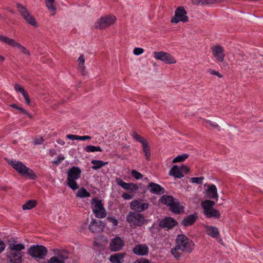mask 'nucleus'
Wrapping results in <instances>:
<instances>
[{"label":"nucleus","instance_id":"7ed1b4c3","mask_svg":"<svg viewBox=\"0 0 263 263\" xmlns=\"http://www.w3.org/2000/svg\"><path fill=\"white\" fill-rule=\"evenodd\" d=\"M126 221L134 227H141L148 222V220L143 215L137 212H129L127 215Z\"/></svg>","mask_w":263,"mask_h":263},{"label":"nucleus","instance_id":"bb28decb","mask_svg":"<svg viewBox=\"0 0 263 263\" xmlns=\"http://www.w3.org/2000/svg\"><path fill=\"white\" fill-rule=\"evenodd\" d=\"M204 214L208 218H218L220 216V212L215 209H212L209 211L205 212Z\"/></svg>","mask_w":263,"mask_h":263},{"label":"nucleus","instance_id":"79ce46f5","mask_svg":"<svg viewBox=\"0 0 263 263\" xmlns=\"http://www.w3.org/2000/svg\"><path fill=\"white\" fill-rule=\"evenodd\" d=\"M204 179L203 177H193L191 178V182L193 183L201 184Z\"/></svg>","mask_w":263,"mask_h":263},{"label":"nucleus","instance_id":"bf43d9fd","mask_svg":"<svg viewBox=\"0 0 263 263\" xmlns=\"http://www.w3.org/2000/svg\"><path fill=\"white\" fill-rule=\"evenodd\" d=\"M66 137L69 139L72 140H79V136L73 135H67Z\"/></svg>","mask_w":263,"mask_h":263},{"label":"nucleus","instance_id":"09e8293b","mask_svg":"<svg viewBox=\"0 0 263 263\" xmlns=\"http://www.w3.org/2000/svg\"><path fill=\"white\" fill-rule=\"evenodd\" d=\"M64 159L65 157L63 155L58 156V157L56 158L53 161H52V163L56 165H59L63 160H64Z\"/></svg>","mask_w":263,"mask_h":263},{"label":"nucleus","instance_id":"a878e982","mask_svg":"<svg viewBox=\"0 0 263 263\" xmlns=\"http://www.w3.org/2000/svg\"><path fill=\"white\" fill-rule=\"evenodd\" d=\"M8 249L10 251L21 252L25 249V246L22 243H11L9 244Z\"/></svg>","mask_w":263,"mask_h":263},{"label":"nucleus","instance_id":"4d7b16f0","mask_svg":"<svg viewBox=\"0 0 263 263\" xmlns=\"http://www.w3.org/2000/svg\"><path fill=\"white\" fill-rule=\"evenodd\" d=\"M133 263H150V262L147 259L141 258L137 260L136 261H134Z\"/></svg>","mask_w":263,"mask_h":263},{"label":"nucleus","instance_id":"20e7f679","mask_svg":"<svg viewBox=\"0 0 263 263\" xmlns=\"http://www.w3.org/2000/svg\"><path fill=\"white\" fill-rule=\"evenodd\" d=\"M81 171L79 167H72L68 171L67 185L73 190L79 189L76 180L80 177Z\"/></svg>","mask_w":263,"mask_h":263},{"label":"nucleus","instance_id":"7c9ffc66","mask_svg":"<svg viewBox=\"0 0 263 263\" xmlns=\"http://www.w3.org/2000/svg\"><path fill=\"white\" fill-rule=\"evenodd\" d=\"M171 254L176 259H179L182 254L183 252H181V250L177 247V245L176 244L175 247L173 248L171 250Z\"/></svg>","mask_w":263,"mask_h":263},{"label":"nucleus","instance_id":"603ef678","mask_svg":"<svg viewBox=\"0 0 263 263\" xmlns=\"http://www.w3.org/2000/svg\"><path fill=\"white\" fill-rule=\"evenodd\" d=\"M129 185H131V186L130 185L128 186L129 189L128 190V191L135 192L138 189V186L136 184H134L133 183H129Z\"/></svg>","mask_w":263,"mask_h":263},{"label":"nucleus","instance_id":"a19ab883","mask_svg":"<svg viewBox=\"0 0 263 263\" xmlns=\"http://www.w3.org/2000/svg\"><path fill=\"white\" fill-rule=\"evenodd\" d=\"M48 263H65V262L58 257L53 256L49 259Z\"/></svg>","mask_w":263,"mask_h":263},{"label":"nucleus","instance_id":"9d476101","mask_svg":"<svg viewBox=\"0 0 263 263\" xmlns=\"http://www.w3.org/2000/svg\"><path fill=\"white\" fill-rule=\"evenodd\" d=\"M18 11L21 13L23 18L29 24L33 26H36V22L35 18L29 13L27 9L22 5H17Z\"/></svg>","mask_w":263,"mask_h":263},{"label":"nucleus","instance_id":"a211bd4d","mask_svg":"<svg viewBox=\"0 0 263 263\" xmlns=\"http://www.w3.org/2000/svg\"><path fill=\"white\" fill-rule=\"evenodd\" d=\"M8 257L11 263H20L22 261V252H13L9 251L8 253Z\"/></svg>","mask_w":263,"mask_h":263},{"label":"nucleus","instance_id":"a18cd8bd","mask_svg":"<svg viewBox=\"0 0 263 263\" xmlns=\"http://www.w3.org/2000/svg\"><path fill=\"white\" fill-rule=\"evenodd\" d=\"M131 174L133 177H134L136 179H139L142 178L143 175L139 172H138L136 170H133L131 172Z\"/></svg>","mask_w":263,"mask_h":263},{"label":"nucleus","instance_id":"39448f33","mask_svg":"<svg viewBox=\"0 0 263 263\" xmlns=\"http://www.w3.org/2000/svg\"><path fill=\"white\" fill-rule=\"evenodd\" d=\"M28 253L36 260H38L45 258L47 254V250L42 245H33L28 249Z\"/></svg>","mask_w":263,"mask_h":263},{"label":"nucleus","instance_id":"6e6d98bb","mask_svg":"<svg viewBox=\"0 0 263 263\" xmlns=\"http://www.w3.org/2000/svg\"><path fill=\"white\" fill-rule=\"evenodd\" d=\"M180 168L182 174H183V173L187 174L190 171L189 167L187 166L184 165H181L180 167Z\"/></svg>","mask_w":263,"mask_h":263},{"label":"nucleus","instance_id":"aec40b11","mask_svg":"<svg viewBox=\"0 0 263 263\" xmlns=\"http://www.w3.org/2000/svg\"><path fill=\"white\" fill-rule=\"evenodd\" d=\"M103 227V222L101 221H97L95 219H92L89 226V230L93 233H96Z\"/></svg>","mask_w":263,"mask_h":263},{"label":"nucleus","instance_id":"ea45409f","mask_svg":"<svg viewBox=\"0 0 263 263\" xmlns=\"http://www.w3.org/2000/svg\"><path fill=\"white\" fill-rule=\"evenodd\" d=\"M10 106H11V107H12L13 108H15L16 109L19 110L23 114H25V115H27L30 117H31V116H30L29 114L27 112V111L26 110H25V109H24V108L18 106L17 104H11L10 105Z\"/></svg>","mask_w":263,"mask_h":263},{"label":"nucleus","instance_id":"4468645a","mask_svg":"<svg viewBox=\"0 0 263 263\" xmlns=\"http://www.w3.org/2000/svg\"><path fill=\"white\" fill-rule=\"evenodd\" d=\"M130 207L131 209L135 210L137 212H141L149 207V204L147 203H141L140 202L137 200L132 201L130 203Z\"/></svg>","mask_w":263,"mask_h":263},{"label":"nucleus","instance_id":"2eb2a0df","mask_svg":"<svg viewBox=\"0 0 263 263\" xmlns=\"http://www.w3.org/2000/svg\"><path fill=\"white\" fill-rule=\"evenodd\" d=\"M212 52L217 61H223L224 58V54L223 53V49L221 46L218 45L213 47Z\"/></svg>","mask_w":263,"mask_h":263},{"label":"nucleus","instance_id":"4c0bfd02","mask_svg":"<svg viewBox=\"0 0 263 263\" xmlns=\"http://www.w3.org/2000/svg\"><path fill=\"white\" fill-rule=\"evenodd\" d=\"M47 7L49 9L50 11L55 12L56 8L53 5V2L54 0H45Z\"/></svg>","mask_w":263,"mask_h":263},{"label":"nucleus","instance_id":"8fccbe9b","mask_svg":"<svg viewBox=\"0 0 263 263\" xmlns=\"http://www.w3.org/2000/svg\"><path fill=\"white\" fill-rule=\"evenodd\" d=\"M143 151L145 154L146 160L148 161L150 160V157H151L150 148L148 147L147 148H144L143 149Z\"/></svg>","mask_w":263,"mask_h":263},{"label":"nucleus","instance_id":"e2e57ef3","mask_svg":"<svg viewBox=\"0 0 263 263\" xmlns=\"http://www.w3.org/2000/svg\"><path fill=\"white\" fill-rule=\"evenodd\" d=\"M90 139L91 137L88 136H79V140H89Z\"/></svg>","mask_w":263,"mask_h":263},{"label":"nucleus","instance_id":"412c9836","mask_svg":"<svg viewBox=\"0 0 263 263\" xmlns=\"http://www.w3.org/2000/svg\"><path fill=\"white\" fill-rule=\"evenodd\" d=\"M197 218L196 214L189 215L182 221V224L185 227L190 226L195 223Z\"/></svg>","mask_w":263,"mask_h":263},{"label":"nucleus","instance_id":"f8f14e48","mask_svg":"<svg viewBox=\"0 0 263 263\" xmlns=\"http://www.w3.org/2000/svg\"><path fill=\"white\" fill-rule=\"evenodd\" d=\"M124 246V241L119 237H116L111 239L109 243V248L111 251L121 250Z\"/></svg>","mask_w":263,"mask_h":263},{"label":"nucleus","instance_id":"58836bf2","mask_svg":"<svg viewBox=\"0 0 263 263\" xmlns=\"http://www.w3.org/2000/svg\"><path fill=\"white\" fill-rule=\"evenodd\" d=\"M55 256L59 257L60 259H62V261H64L65 259L68 257V253L66 251L61 250L60 251L57 255Z\"/></svg>","mask_w":263,"mask_h":263},{"label":"nucleus","instance_id":"f257e3e1","mask_svg":"<svg viewBox=\"0 0 263 263\" xmlns=\"http://www.w3.org/2000/svg\"><path fill=\"white\" fill-rule=\"evenodd\" d=\"M8 163L22 176L27 177L31 179H35L36 177L34 172L27 167L22 161L13 159L8 160Z\"/></svg>","mask_w":263,"mask_h":263},{"label":"nucleus","instance_id":"5701e85b","mask_svg":"<svg viewBox=\"0 0 263 263\" xmlns=\"http://www.w3.org/2000/svg\"><path fill=\"white\" fill-rule=\"evenodd\" d=\"M169 175L177 178H181L184 176V175L181 173L180 167L177 165H174L172 167L169 172Z\"/></svg>","mask_w":263,"mask_h":263},{"label":"nucleus","instance_id":"f3484780","mask_svg":"<svg viewBox=\"0 0 263 263\" xmlns=\"http://www.w3.org/2000/svg\"><path fill=\"white\" fill-rule=\"evenodd\" d=\"M147 188L151 193L155 194L161 195L164 192L163 188L160 185L153 182L150 183L148 185Z\"/></svg>","mask_w":263,"mask_h":263},{"label":"nucleus","instance_id":"c03bdc74","mask_svg":"<svg viewBox=\"0 0 263 263\" xmlns=\"http://www.w3.org/2000/svg\"><path fill=\"white\" fill-rule=\"evenodd\" d=\"M205 125L207 127H213V129H217L218 130H220V127L218 126V124H217L216 123H213L211 122V121H207L205 123Z\"/></svg>","mask_w":263,"mask_h":263},{"label":"nucleus","instance_id":"0eeeda50","mask_svg":"<svg viewBox=\"0 0 263 263\" xmlns=\"http://www.w3.org/2000/svg\"><path fill=\"white\" fill-rule=\"evenodd\" d=\"M91 204L92 211L97 218H103L106 217L107 212L101 200L93 199L91 201Z\"/></svg>","mask_w":263,"mask_h":263},{"label":"nucleus","instance_id":"37998d69","mask_svg":"<svg viewBox=\"0 0 263 263\" xmlns=\"http://www.w3.org/2000/svg\"><path fill=\"white\" fill-rule=\"evenodd\" d=\"M79 67L81 70H83L84 68V64L85 63V58L83 55H81L79 58Z\"/></svg>","mask_w":263,"mask_h":263},{"label":"nucleus","instance_id":"2f4dec72","mask_svg":"<svg viewBox=\"0 0 263 263\" xmlns=\"http://www.w3.org/2000/svg\"><path fill=\"white\" fill-rule=\"evenodd\" d=\"M175 200L172 196L163 195L161 197L162 202L169 205L170 207L172 206Z\"/></svg>","mask_w":263,"mask_h":263},{"label":"nucleus","instance_id":"6ab92c4d","mask_svg":"<svg viewBox=\"0 0 263 263\" xmlns=\"http://www.w3.org/2000/svg\"><path fill=\"white\" fill-rule=\"evenodd\" d=\"M126 256V253L120 252L111 255L109 257V261L112 263H122Z\"/></svg>","mask_w":263,"mask_h":263},{"label":"nucleus","instance_id":"4be33fe9","mask_svg":"<svg viewBox=\"0 0 263 263\" xmlns=\"http://www.w3.org/2000/svg\"><path fill=\"white\" fill-rule=\"evenodd\" d=\"M208 197L210 198L218 200V196L217 192V188L214 184L211 185L206 190Z\"/></svg>","mask_w":263,"mask_h":263},{"label":"nucleus","instance_id":"6e6552de","mask_svg":"<svg viewBox=\"0 0 263 263\" xmlns=\"http://www.w3.org/2000/svg\"><path fill=\"white\" fill-rule=\"evenodd\" d=\"M187 12L182 6L178 7L175 10V15L172 18L171 22L177 24L181 21L184 23L189 21V17L187 16Z\"/></svg>","mask_w":263,"mask_h":263},{"label":"nucleus","instance_id":"e433bc0d","mask_svg":"<svg viewBox=\"0 0 263 263\" xmlns=\"http://www.w3.org/2000/svg\"><path fill=\"white\" fill-rule=\"evenodd\" d=\"M84 149L87 152H102L100 147L93 145H88L85 147Z\"/></svg>","mask_w":263,"mask_h":263},{"label":"nucleus","instance_id":"f704fd0d","mask_svg":"<svg viewBox=\"0 0 263 263\" xmlns=\"http://www.w3.org/2000/svg\"><path fill=\"white\" fill-rule=\"evenodd\" d=\"M36 205V201L34 200H29L25 204L23 205L22 208L24 210H30Z\"/></svg>","mask_w":263,"mask_h":263},{"label":"nucleus","instance_id":"9b49d317","mask_svg":"<svg viewBox=\"0 0 263 263\" xmlns=\"http://www.w3.org/2000/svg\"><path fill=\"white\" fill-rule=\"evenodd\" d=\"M0 41L4 42L8 45L13 47L18 48L23 53L26 55H29V51L24 46L21 45L20 44L17 43L14 40L9 38L6 36L0 35Z\"/></svg>","mask_w":263,"mask_h":263},{"label":"nucleus","instance_id":"ddd939ff","mask_svg":"<svg viewBox=\"0 0 263 263\" xmlns=\"http://www.w3.org/2000/svg\"><path fill=\"white\" fill-rule=\"evenodd\" d=\"M133 252L138 256H146L148 254L149 248L146 244H137L133 248Z\"/></svg>","mask_w":263,"mask_h":263},{"label":"nucleus","instance_id":"de8ad7c7","mask_svg":"<svg viewBox=\"0 0 263 263\" xmlns=\"http://www.w3.org/2000/svg\"><path fill=\"white\" fill-rule=\"evenodd\" d=\"M107 220L112 224L113 227L117 226L118 221L117 219L112 217H108L107 218Z\"/></svg>","mask_w":263,"mask_h":263},{"label":"nucleus","instance_id":"3c124183","mask_svg":"<svg viewBox=\"0 0 263 263\" xmlns=\"http://www.w3.org/2000/svg\"><path fill=\"white\" fill-rule=\"evenodd\" d=\"M144 51L143 48L137 47L134 49L133 53L134 54L138 55L143 53Z\"/></svg>","mask_w":263,"mask_h":263},{"label":"nucleus","instance_id":"864d4df0","mask_svg":"<svg viewBox=\"0 0 263 263\" xmlns=\"http://www.w3.org/2000/svg\"><path fill=\"white\" fill-rule=\"evenodd\" d=\"M44 141V139L42 137L39 138H36L34 139L33 144L34 145H39L42 143Z\"/></svg>","mask_w":263,"mask_h":263},{"label":"nucleus","instance_id":"c756f323","mask_svg":"<svg viewBox=\"0 0 263 263\" xmlns=\"http://www.w3.org/2000/svg\"><path fill=\"white\" fill-rule=\"evenodd\" d=\"M172 211L175 213H180L183 212V208L176 200H175L171 206Z\"/></svg>","mask_w":263,"mask_h":263},{"label":"nucleus","instance_id":"f03ea898","mask_svg":"<svg viewBox=\"0 0 263 263\" xmlns=\"http://www.w3.org/2000/svg\"><path fill=\"white\" fill-rule=\"evenodd\" d=\"M176 244L181 252L191 253L194 248L193 241L183 234L178 235L176 239Z\"/></svg>","mask_w":263,"mask_h":263},{"label":"nucleus","instance_id":"49530a36","mask_svg":"<svg viewBox=\"0 0 263 263\" xmlns=\"http://www.w3.org/2000/svg\"><path fill=\"white\" fill-rule=\"evenodd\" d=\"M22 94L25 100L26 103L28 105H30L31 101L28 92L25 90Z\"/></svg>","mask_w":263,"mask_h":263},{"label":"nucleus","instance_id":"680f3d73","mask_svg":"<svg viewBox=\"0 0 263 263\" xmlns=\"http://www.w3.org/2000/svg\"><path fill=\"white\" fill-rule=\"evenodd\" d=\"M122 197L124 199L126 200H129L132 198V196L127 194V193H124L122 194Z\"/></svg>","mask_w":263,"mask_h":263},{"label":"nucleus","instance_id":"dca6fc26","mask_svg":"<svg viewBox=\"0 0 263 263\" xmlns=\"http://www.w3.org/2000/svg\"><path fill=\"white\" fill-rule=\"evenodd\" d=\"M177 224V222L172 218L167 217L159 222V226L161 228H166L168 229H172Z\"/></svg>","mask_w":263,"mask_h":263},{"label":"nucleus","instance_id":"0e129e2a","mask_svg":"<svg viewBox=\"0 0 263 263\" xmlns=\"http://www.w3.org/2000/svg\"><path fill=\"white\" fill-rule=\"evenodd\" d=\"M5 60V58L3 56H0V61L3 62Z\"/></svg>","mask_w":263,"mask_h":263},{"label":"nucleus","instance_id":"cd10ccee","mask_svg":"<svg viewBox=\"0 0 263 263\" xmlns=\"http://www.w3.org/2000/svg\"><path fill=\"white\" fill-rule=\"evenodd\" d=\"M133 138L136 139L137 141L140 142L142 144V149L147 148L149 147L147 142L144 139V138L136 133L133 134Z\"/></svg>","mask_w":263,"mask_h":263},{"label":"nucleus","instance_id":"473e14b6","mask_svg":"<svg viewBox=\"0 0 263 263\" xmlns=\"http://www.w3.org/2000/svg\"><path fill=\"white\" fill-rule=\"evenodd\" d=\"M90 194L84 187H81L78 190L77 193V196L80 198L88 197Z\"/></svg>","mask_w":263,"mask_h":263},{"label":"nucleus","instance_id":"c9c22d12","mask_svg":"<svg viewBox=\"0 0 263 263\" xmlns=\"http://www.w3.org/2000/svg\"><path fill=\"white\" fill-rule=\"evenodd\" d=\"M189 154H183L176 157L173 160V163L181 162L184 161L186 159L189 157Z\"/></svg>","mask_w":263,"mask_h":263},{"label":"nucleus","instance_id":"1a4fd4ad","mask_svg":"<svg viewBox=\"0 0 263 263\" xmlns=\"http://www.w3.org/2000/svg\"><path fill=\"white\" fill-rule=\"evenodd\" d=\"M154 57L158 60L161 61L165 64H170L176 63V60L170 53L164 51H155Z\"/></svg>","mask_w":263,"mask_h":263},{"label":"nucleus","instance_id":"b1692460","mask_svg":"<svg viewBox=\"0 0 263 263\" xmlns=\"http://www.w3.org/2000/svg\"><path fill=\"white\" fill-rule=\"evenodd\" d=\"M205 231L208 235L214 238L217 237L219 234L218 229L215 227L206 226Z\"/></svg>","mask_w":263,"mask_h":263},{"label":"nucleus","instance_id":"052dcab7","mask_svg":"<svg viewBox=\"0 0 263 263\" xmlns=\"http://www.w3.org/2000/svg\"><path fill=\"white\" fill-rule=\"evenodd\" d=\"M5 248L4 242L0 239V253H2Z\"/></svg>","mask_w":263,"mask_h":263},{"label":"nucleus","instance_id":"423d86ee","mask_svg":"<svg viewBox=\"0 0 263 263\" xmlns=\"http://www.w3.org/2000/svg\"><path fill=\"white\" fill-rule=\"evenodd\" d=\"M116 21L115 16L106 15L100 18L95 24L96 29H102L112 25Z\"/></svg>","mask_w":263,"mask_h":263},{"label":"nucleus","instance_id":"5fc2aeb1","mask_svg":"<svg viewBox=\"0 0 263 263\" xmlns=\"http://www.w3.org/2000/svg\"><path fill=\"white\" fill-rule=\"evenodd\" d=\"M14 89L16 91H18L21 93H22L25 90L21 85L18 84H15L14 85Z\"/></svg>","mask_w":263,"mask_h":263},{"label":"nucleus","instance_id":"13d9d810","mask_svg":"<svg viewBox=\"0 0 263 263\" xmlns=\"http://www.w3.org/2000/svg\"><path fill=\"white\" fill-rule=\"evenodd\" d=\"M209 72L212 74V75H216L219 78H222V76L219 73L218 71H216L215 70L210 69L209 70Z\"/></svg>","mask_w":263,"mask_h":263},{"label":"nucleus","instance_id":"c85d7f7f","mask_svg":"<svg viewBox=\"0 0 263 263\" xmlns=\"http://www.w3.org/2000/svg\"><path fill=\"white\" fill-rule=\"evenodd\" d=\"M91 163L93 164L92 168L94 170H98L108 164V162L97 160H92Z\"/></svg>","mask_w":263,"mask_h":263},{"label":"nucleus","instance_id":"72a5a7b5","mask_svg":"<svg viewBox=\"0 0 263 263\" xmlns=\"http://www.w3.org/2000/svg\"><path fill=\"white\" fill-rule=\"evenodd\" d=\"M116 182L118 185L120 186L123 189L126 190L129 189L128 186L130 185H129V183H126L123 181L120 178H117L116 179Z\"/></svg>","mask_w":263,"mask_h":263},{"label":"nucleus","instance_id":"393cba45","mask_svg":"<svg viewBox=\"0 0 263 263\" xmlns=\"http://www.w3.org/2000/svg\"><path fill=\"white\" fill-rule=\"evenodd\" d=\"M215 204V202L213 201L206 200L201 202V206L203 209V213L209 211V210L213 209V206Z\"/></svg>","mask_w":263,"mask_h":263}]
</instances>
